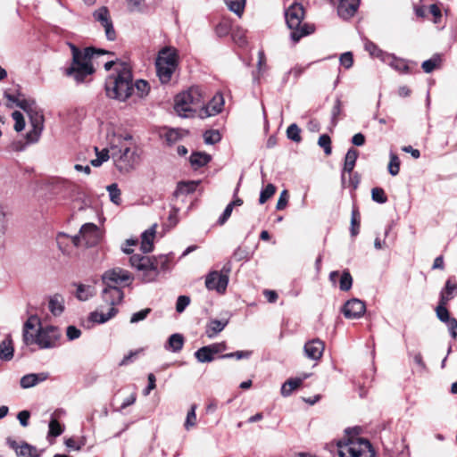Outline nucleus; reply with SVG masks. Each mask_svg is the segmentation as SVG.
<instances>
[{"label":"nucleus","instance_id":"1","mask_svg":"<svg viewBox=\"0 0 457 457\" xmlns=\"http://www.w3.org/2000/svg\"><path fill=\"white\" fill-rule=\"evenodd\" d=\"M62 331L53 325L42 326L37 315H31L24 323L22 339L26 345H37L40 349L60 345Z\"/></svg>","mask_w":457,"mask_h":457},{"label":"nucleus","instance_id":"2","mask_svg":"<svg viewBox=\"0 0 457 457\" xmlns=\"http://www.w3.org/2000/svg\"><path fill=\"white\" fill-rule=\"evenodd\" d=\"M4 96L17 107L22 109L29 116L31 129L26 134L28 144L37 143L44 129V115L38 109L34 99H25L21 92L19 85L7 88L4 92Z\"/></svg>","mask_w":457,"mask_h":457},{"label":"nucleus","instance_id":"3","mask_svg":"<svg viewBox=\"0 0 457 457\" xmlns=\"http://www.w3.org/2000/svg\"><path fill=\"white\" fill-rule=\"evenodd\" d=\"M70 46L72 54V62L65 70V74L72 77L77 82H83L86 77L94 72L92 60L103 54H113L112 52L96 49L92 46L86 47L83 51L72 44H70Z\"/></svg>","mask_w":457,"mask_h":457},{"label":"nucleus","instance_id":"4","mask_svg":"<svg viewBox=\"0 0 457 457\" xmlns=\"http://www.w3.org/2000/svg\"><path fill=\"white\" fill-rule=\"evenodd\" d=\"M121 69L116 76L108 78L105 83L106 94L109 97L120 101H125L133 91L132 74L129 67L121 63Z\"/></svg>","mask_w":457,"mask_h":457},{"label":"nucleus","instance_id":"5","mask_svg":"<svg viewBox=\"0 0 457 457\" xmlns=\"http://www.w3.org/2000/svg\"><path fill=\"white\" fill-rule=\"evenodd\" d=\"M304 13L303 4L297 2H294L285 12L286 22L291 30L290 38L294 43L314 32L313 25L303 23Z\"/></svg>","mask_w":457,"mask_h":457},{"label":"nucleus","instance_id":"6","mask_svg":"<svg viewBox=\"0 0 457 457\" xmlns=\"http://www.w3.org/2000/svg\"><path fill=\"white\" fill-rule=\"evenodd\" d=\"M204 105L202 91L198 87H192L187 91L176 96L174 110L183 118L194 116L197 109Z\"/></svg>","mask_w":457,"mask_h":457},{"label":"nucleus","instance_id":"7","mask_svg":"<svg viewBox=\"0 0 457 457\" xmlns=\"http://www.w3.org/2000/svg\"><path fill=\"white\" fill-rule=\"evenodd\" d=\"M102 297L110 305V308L106 313L102 311H96L90 314V320L98 324H103L116 315L118 311L115 305L123 299V292L117 286L109 285L103 290Z\"/></svg>","mask_w":457,"mask_h":457},{"label":"nucleus","instance_id":"8","mask_svg":"<svg viewBox=\"0 0 457 457\" xmlns=\"http://www.w3.org/2000/svg\"><path fill=\"white\" fill-rule=\"evenodd\" d=\"M156 73L160 81L168 83L178 67V53L176 48L165 46L162 48L155 61Z\"/></svg>","mask_w":457,"mask_h":457},{"label":"nucleus","instance_id":"9","mask_svg":"<svg viewBox=\"0 0 457 457\" xmlns=\"http://www.w3.org/2000/svg\"><path fill=\"white\" fill-rule=\"evenodd\" d=\"M112 158L116 168L122 173H127L135 169L138 163V155L136 151L120 142V146H111Z\"/></svg>","mask_w":457,"mask_h":457},{"label":"nucleus","instance_id":"10","mask_svg":"<svg viewBox=\"0 0 457 457\" xmlns=\"http://www.w3.org/2000/svg\"><path fill=\"white\" fill-rule=\"evenodd\" d=\"M130 265L142 272V281L149 283L158 277V262L156 257H148L141 254H133L129 258Z\"/></svg>","mask_w":457,"mask_h":457},{"label":"nucleus","instance_id":"11","mask_svg":"<svg viewBox=\"0 0 457 457\" xmlns=\"http://www.w3.org/2000/svg\"><path fill=\"white\" fill-rule=\"evenodd\" d=\"M340 457H375V452L369 440L364 438L351 439L339 445Z\"/></svg>","mask_w":457,"mask_h":457},{"label":"nucleus","instance_id":"12","mask_svg":"<svg viewBox=\"0 0 457 457\" xmlns=\"http://www.w3.org/2000/svg\"><path fill=\"white\" fill-rule=\"evenodd\" d=\"M77 236H80V246L84 245L86 247L96 245L102 238L99 228L94 223L82 225Z\"/></svg>","mask_w":457,"mask_h":457},{"label":"nucleus","instance_id":"13","mask_svg":"<svg viewBox=\"0 0 457 457\" xmlns=\"http://www.w3.org/2000/svg\"><path fill=\"white\" fill-rule=\"evenodd\" d=\"M102 279L104 284L106 286H117L119 284L131 281L132 278L128 270L121 268H113L112 270H106L103 274Z\"/></svg>","mask_w":457,"mask_h":457},{"label":"nucleus","instance_id":"14","mask_svg":"<svg viewBox=\"0 0 457 457\" xmlns=\"http://www.w3.org/2000/svg\"><path fill=\"white\" fill-rule=\"evenodd\" d=\"M228 284V276L220 274L213 270L207 274L205 278V287L208 290H216L218 293H224Z\"/></svg>","mask_w":457,"mask_h":457},{"label":"nucleus","instance_id":"15","mask_svg":"<svg viewBox=\"0 0 457 457\" xmlns=\"http://www.w3.org/2000/svg\"><path fill=\"white\" fill-rule=\"evenodd\" d=\"M365 312V303L357 298L348 300L342 308V312L346 319H360Z\"/></svg>","mask_w":457,"mask_h":457},{"label":"nucleus","instance_id":"16","mask_svg":"<svg viewBox=\"0 0 457 457\" xmlns=\"http://www.w3.org/2000/svg\"><path fill=\"white\" fill-rule=\"evenodd\" d=\"M56 243L62 254L70 256L71 254V245L80 246V236H70L64 232H59L56 236Z\"/></svg>","mask_w":457,"mask_h":457},{"label":"nucleus","instance_id":"17","mask_svg":"<svg viewBox=\"0 0 457 457\" xmlns=\"http://www.w3.org/2000/svg\"><path fill=\"white\" fill-rule=\"evenodd\" d=\"M324 343L318 339H312L305 343L303 346V353L306 358L312 361H319L324 352Z\"/></svg>","mask_w":457,"mask_h":457},{"label":"nucleus","instance_id":"18","mask_svg":"<svg viewBox=\"0 0 457 457\" xmlns=\"http://www.w3.org/2000/svg\"><path fill=\"white\" fill-rule=\"evenodd\" d=\"M361 0H340L337 7L338 15L348 20L352 18L357 12Z\"/></svg>","mask_w":457,"mask_h":457},{"label":"nucleus","instance_id":"19","mask_svg":"<svg viewBox=\"0 0 457 457\" xmlns=\"http://www.w3.org/2000/svg\"><path fill=\"white\" fill-rule=\"evenodd\" d=\"M223 105H224L223 96L221 94L218 93L204 107V112L206 116H214L222 111Z\"/></svg>","mask_w":457,"mask_h":457},{"label":"nucleus","instance_id":"20","mask_svg":"<svg viewBox=\"0 0 457 457\" xmlns=\"http://www.w3.org/2000/svg\"><path fill=\"white\" fill-rule=\"evenodd\" d=\"M156 224H154L150 228L143 232L141 236V250L143 253H147L154 250V239L155 237Z\"/></svg>","mask_w":457,"mask_h":457},{"label":"nucleus","instance_id":"21","mask_svg":"<svg viewBox=\"0 0 457 457\" xmlns=\"http://www.w3.org/2000/svg\"><path fill=\"white\" fill-rule=\"evenodd\" d=\"M385 56L384 63L389 65L395 71L399 72H408L409 71V66L405 60L397 58L392 54L387 53Z\"/></svg>","mask_w":457,"mask_h":457},{"label":"nucleus","instance_id":"22","mask_svg":"<svg viewBox=\"0 0 457 457\" xmlns=\"http://www.w3.org/2000/svg\"><path fill=\"white\" fill-rule=\"evenodd\" d=\"M48 308L54 316H59L64 311V297L61 294H54L49 298Z\"/></svg>","mask_w":457,"mask_h":457},{"label":"nucleus","instance_id":"23","mask_svg":"<svg viewBox=\"0 0 457 457\" xmlns=\"http://www.w3.org/2000/svg\"><path fill=\"white\" fill-rule=\"evenodd\" d=\"M47 378V375L46 373H30L23 376L21 378V386L22 388H29L35 386L39 382H42Z\"/></svg>","mask_w":457,"mask_h":457},{"label":"nucleus","instance_id":"24","mask_svg":"<svg viewBox=\"0 0 457 457\" xmlns=\"http://www.w3.org/2000/svg\"><path fill=\"white\" fill-rule=\"evenodd\" d=\"M456 290V282L453 281L451 278L447 279L445 288L440 293L439 302H441L443 304H447V303L453 297V294Z\"/></svg>","mask_w":457,"mask_h":457},{"label":"nucleus","instance_id":"25","mask_svg":"<svg viewBox=\"0 0 457 457\" xmlns=\"http://www.w3.org/2000/svg\"><path fill=\"white\" fill-rule=\"evenodd\" d=\"M184 345V337L181 334H172L165 345V349L173 353L181 351Z\"/></svg>","mask_w":457,"mask_h":457},{"label":"nucleus","instance_id":"26","mask_svg":"<svg viewBox=\"0 0 457 457\" xmlns=\"http://www.w3.org/2000/svg\"><path fill=\"white\" fill-rule=\"evenodd\" d=\"M227 320H212L206 327V335L208 337L212 338L218 333L221 332L227 326Z\"/></svg>","mask_w":457,"mask_h":457},{"label":"nucleus","instance_id":"27","mask_svg":"<svg viewBox=\"0 0 457 457\" xmlns=\"http://www.w3.org/2000/svg\"><path fill=\"white\" fill-rule=\"evenodd\" d=\"M198 181H181L178 183L174 195L178 197L179 195H187L195 191Z\"/></svg>","mask_w":457,"mask_h":457},{"label":"nucleus","instance_id":"28","mask_svg":"<svg viewBox=\"0 0 457 457\" xmlns=\"http://www.w3.org/2000/svg\"><path fill=\"white\" fill-rule=\"evenodd\" d=\"M303 382V378H294L287 379L281 386V395L289 396L294 390L298 388Z\"/></svg>","mask_w":457,"mask_h":457},{"label":"nucleus","instance_id":"29","mask_svg":"<svg viewBox=\"0 0 457 457\" xmlns=\"http://www.w3.org/2000/svg\"><path fill=\"white\" fill-rule=\"evenodd\" d=\"M13 357V346L10 337H6L0 343V359L10 361Z\"/></svg>","mask_w":457,"mask_h":457},{"label":"nucleus","instance_id":"30","mask_svg":"<svg viewBox=\"0 0 457 457\" xmlns=\"http://www.w3.org/2000/svg\"><path fill=\"white\" fill-rule=\"evenodd\" d=\"M211 161V155L205 153H193L190 156V163L195 168H200L206 165Z\"/></svg>","mask_w":457,"mask_h":457},{"label":"nucleus","instance_id":"31","mask_svg":"<svg viewBox=\"0 0 457 457\" xmlns=\"http://www.w3.org/2000/svg\"><path fill=\"white\" fill-rule=\"evenodd\" d=\"M358 151L354 148H350L346 154L345 159V165H344V172H352L355 166L356 160L358 158Z\"/></svg>","mask_w":457,"mask_h":457},{"label":"nucleus","instance_id":"32","mask_svg":"<svg viewBox=\"0 0 457 457\" xmlns=\"http://www.w3.org/2000/svg\"><path fill=\"white\" fill-rule=\"evenodd\" d=\"M364 48L369 54L373 56L380 59L382 62L385 60V56L387 53L381 50L375 43L372 41L366 39L364 43Z\"/></svg>","mask_w":457,"mask_h":457},{"label":"nucleus","instance_id":"33","mask_svg":"<svg viewBox=\"0 0 457 457\" xmlns=\"http://www.w3.org/2000/svg\"><path fill=\"white\" fill-rule=\"evenodd\" d=\"M39 455L37 449L28 443H22L17 453L18 457H39Z\"/></svg>","mask_w":457,"mask_h":457},{"label":"nucleus","instance_id":"34","mask_svg":"<svg viewBox=\"0 0 457 457\" xmlns=\"http://www.w3.org/2000/svg\"><path fill=\"white\" fill-rule=\"evenodd\" d=\"M441 57L439 54L434 55L432 58L422 62L421 67L426 73L432 72L436 68L440 66Z\"/></svg>","mask_w":457,"mask_h":457},{"label":"nucleus","instance_id":"35","mask_svg":"<svg viewBox=\"0 0 457 457\" xmlns=\"http://www.w3.org/2000/svg\"><path fill=\"white\" fill-rule=\"evenodd\" d=\"M195 357L199 362H211L214 359L208 345L199 348L195 353Z\"/></svg>","mask_w":457,"mask_h":457},{"label":"nucleus","instance_id":"36","mask_svg":"<svg viewBox=\"0 0 457 457\" xmlns=\"http://www.w3.org/2000/svg\"><path fill=\"white\" fill-rule=\"evenodd\" d=\"M196 408H197L196 404H192L190 407V410L187 411L186 420L184 423V428L187 431L190 430L192 428H194L196 425V420H197L196 413H195Z\"/></svg>","mask_w":457,"mask_h":457},{"label":"nucleus","instance_id":"37","mask_svg":"<svg viewBox=\"0 0 457 457\" xmlns=\"http://www.w3.org/2000/svg\"><path fill=\"white\" fill-rule=\"evenodd\" d=\"M94 19L100 22L102 26L108 23L111 20L109 11L106 7L103 6L93 12Z\"/></svg>","mask_w":457,"mask_h":457},{"label":"nucleus","instance_id":"38","mask_svg":"<svg viewBox=\"0 0 457 457\" xmlns=\"http://www.w3.org/2000/svg\"><path fill=\"white\" fill-rule=\"evenodd\" d=\"M226 4L231 12L241 16L245 9V0H228Z\"/></svg>","mask_w":457,"mask_h":457},{"label":"nucleus","instance_id":"39","mask_svg":"<svg viewBox=\"0 0 457 457\" xmlns=\"http://www.w3.org/2000/svg\"><path fill=\"white\" fill-rule=\"evenodd\" d=\"M106 189L109 193L111 202L116 205H119L121 202V198H120L121 193H120V188L118 187V185L115 183L111 184V185L107 186Z\"/></svg>","mask_w":457,"mask_h":457},{"label":"nucleus","instance_id":"40","mask_svg":"<svg viewBox=\"0 0 457 457\" xmlns=\"http://www.w3.org/2000/svg\"><path fill=\"white\" fill-rule=\"evenodd\" d=\"M400 159L399 157L394 154L390 153V161L388 163V172L392 176H396L400 171Z\"/></svg>","mask_w":457,"mask_h":457},{"label":"nucleus","instance_id":"41","mask_svg":"<svg viewBox=\"0 0 457 457\" xmlns=\"http://www.w3.org/2000/svg\"><path fill=\"white\" fill-rule=\"evenodd\" d=\"M204 143L207 145H214L220 141L221 136L218 130L210 129L204 134Z\"/></svg>","mask_w":457,"mask_h":457},{"label":"nucleus","instance_id":"42","mask_svg":"<svg viewBox=\"0 0 457 457\" xmlns=\"http://www.w3.org/2000/svg\"><path fill=\"white\" fill-rule=\"evenodd\" d=\"M353 285V278L348 270H344L340 281L339 287L342 291H348L351 289Z\"/></svg>","mask_w":457,"mask_h":457},{"label":"nucleus","instance_id":"43","mask_svg":"<svg viewBox=\"0 0 457 457\" xmlns=\"http://www.w3.org/2000/svg\"><path fill=\"white\" fill-rule=\"evenodd\" d=\"M91 287L79 284L77 286L76 297L80 301H87L92 296Z\"/></svg>","mask_w":457,"mask_h":457},{"label":"nucleus","instance_id":"44","mask_svg":"<svg viewBox=\"0 0 457 457\" xmlns=\"http://www.w3.org/2000/svg\"><path fill=\"white\" fill-rule=\"evenodd\" d=\"M276 192V187L273 184H268L264 189L261 191L259 203L263 204L266 203Z\"/></svg>","mask_w":457,"mask_h":457},{"label":"nucleus","instance_id":"45","mask_svg":"<svg viewBox=\"0 0 457 457\" xmlns=\"http://www.w3.org/2000/svg\"><path fill=\"white\" fill-rule=\"evenodd\" d=\"M7 214L6 207L0 205V241H2L7 231Z\"/></svg>","mask_w":457,"mask_h":457},{"label":"nucleus","instance_id":"46","mask_svg":"<svg viewBox=\"0 0 457 457\" xmlns=\"http://www.w3.org/2000/svg\"><path fill=\"white\" fill-rule=\"evenodd\" d=\"M49 430H48V436H59L63 432V428L61 426V424L58 422V420L54 418H53L49 422Z\"/></svg>","mask_w":457,"mask_h":457},{"label":"nucleus","instance_id":"47","mask_svg":"<svg viewBox=\"0 0 457 457\" xmlns=\"http://www.w3.org/2000/svg\"><path fill=\"white\" fill-rule=\"evenodd\" d=\"M360 230V221H359V212L357 209H353L352 211V217H351V235L352 237H355L359 234Z\"/></svg>","mask_w":457,"mask_h":457},{"label":"nucleus","instance_id":"48","mask_svg":"<svg viewBox=\"0 0 457 457\" xmlns=\"http://www.w3.org/2000/svg\"><path fill=\"white\" fill-rule=\"evenodd\" d=\"M300 132L301 129H299V127L295 123H293L290 126H288L287 129V136L292 141L299 143L302 139Z\"/></svg>","mask_w":457,"mask_h":457},{"label":"nucleus","instance_id":"49","mask_svg":"<svg viewBox=\"0 0 457 457\" xmlns=\"http://www.w3.org/2000/svg\"><path fill=\"white\" fill-rule=\"evenodd\" d=\"M12 117L14 120V129L17 132H21L25 128V120L22 113L19 111H14L12 113Z\"/></svg>","mask_w":457,"mask_h":457},{"label":"nucleus","instance_id":"50","mask_svg":"<svg viewBox=\"0 0 457 457\" xmlns=\"http://www.w3.org/2000/svg\"><path fill=\"white\" fill-rule=\"evenodd\" d=\"M318 145L324 149V153L327 154V155H329L332 152V148H331V139L329 137V136H328L327 134H323L321 136H320L319 137V140H318Z\"/></svg>","mask_w":457,"mask_h":457},{"label":"nucleus","instance_id":"51","mask_svg":"<svg viewBox=\"0 0 457 457\" xmlns=\"http://www.w3.org/2000/svg\"><path fill=\"white\" fill-rule=\"evenodd\" d=\"M371 198L374 202L378 204H385L387 201V197L385 191L381 187H374L371 190Z\"/></svg>","mask_w":457,"mask_h":457},{"label":"nucleus","instance_id":"52","mask_svg":"<svg viewBox=\"0 0 457 457\" xmlns=\"http://www.w3.org/2000/svg\"><path fill=\"white\" fill-rule=\"evenodd\" d=\"M445 305L446 304H443L441 303V302H439V304L436 309V316L442 322H446L451 319L449 312Z\"/></svg>","mask_w":457,"mask_h":457},{"label":"nucleus","instance_id":"53","mask_svg":"<svg viewBox=\"0 0 457 457\" xmlns=\"http://www.w3.org/2000/svg\"><path fill=\"white\" fill-rule=\"evenodd\" d=\"M302 66L299 64H296L295 67H293L288 72H287L284 76V81H287L289 75L293 74L295 79H298L306 70V68L309 66Z\"/></svg>","mask_w":457,"mask_h":457},{"label":"nucleus","instance_id":"54","mask_svg":"<svg viewBox=\"0 0 457 457\" xmlns=\"http://www.w3.org/2000/svg\"><path fill=\"white\" fill-rule=\"evenodd\" d=\"M151 312L152 310L150 308H145L133 313L130 317V323H137L141 320H144Z\"/></svg>","mask_w":457,"mask_h":457},{"label":"nucleus","instance_id":"55","mask_svg":"<svg viewBox=\"0 0 457 457\" xmlns=\"http://www.w3.org/2000/svg\"><path fill=\"white\" fill-rule=\"evenodd\" d=\"M340 64L345 69H350L353 64V56L351 52H345L339 58Z\"/></svg>","mask_w":457,"mask_h":457},{"label":"nucleus","instance_id":"56","mask_svg":"<svg viewBox=\"0 0 457 457\" xmlns=\"http://www.w3.org/2000/svg\"><path fill=\"white\" fill-rule=\"evenodd\" d=\"M341 101L337 98L331 111V122L333 126H336L337 123V117L341 113Z\"/></svg>","mask_w":457,"mask_h":457},{"label":"nucleus","instance_id":"57","mask_svg":"<svg viewBox=\"0 0 457 457\" xmlns=\"http://www.w3.org/2000/svg\"><path fill=\"white\" fill-rule=\"evenodd\" d=\"M190 303V298L187 295H180L177 299L176 303V311L178 312H182L187 308V306Z\"/></svg>","mask_w":457,"mask_h":457},{"label":"nucleus","instance_id":"58","mask_svg":"<svg viewBox=\"0 0 457 457\" xmlns=\"http://www.w3.org/2000/svg\"><path fill=\"white\" fill-rule=\"evenodd\" d=\"M81 335L80 329L75 326H68L66 329V337L70 341L78 339Z\"/></svg>","mask_w":457,"mask_h":457},{"label":"nucleus","instance_id":"59","mask_svg":"<svg viewBox=\"0 0 457 457\" xmlns=\"http://www.w3.org/2000/svg\"><path fill=\"white\" fill-rule=\"evenodd\" d=\"M105 31L106 38L110 41H113L116 38V32L113 28L112 21H110L108 23L103 26Z\"/></svg>","mask_w":457,"mask_h":457},{"label":"nucleus","instance_id":"60","mask_svg":"<svg viewBox=\"0 0 457 457\" xmlns=\"http://www.w3.org/2000/svg\"><path fill=\"white\" fill-rule=\"evenodd\" d=\"M233 211V207L229 205V204L226 206L225 210L223 211L222 214L220 216V218L217 220V223L220 226H222L226 223V221L229 219L231 216Z\"/></svg>","mask_w":457,"mask_h":457},{"label":"nucleus","instance_id":"61","mask_svg":"<svg viewBox=\"0 0 457 457\" xmlns=\"http://www.w3.org/2000/svg\"><path fill=\"white\" fill-rule=\"evenodd\" d=\"M428 11L434 16V23H439L442 18V13L438 5L436 4H430Z\"/></svg>","mask_w":457,"mask_h":457},{"label":"nucleus","instance_id":"62","mask_svg":"<svg viewBox=\"0 0 457 457\" xmlns=\"http://www.w3.org/2000/svg\"><path fill=\"white\" fill-rule=\"evenodd\" d=\"M179 138V132L178 129H170L165 133V139L169 144H173Z\"/></svg>","mask_w":457,"mask_h":457},{"label":"nucleus","instance_id":"63","mask_svg":"<svg viewBox=\"0 0 457 457\" xmlns=\"http://www.w3.org/2000/svg\"><path fill=\"white\" fill-rule=\"evenodd\" d=\"M287 201H288L287 191L283 190L280 193L279 198L277 202V205H276L277 210H283L287 206Z\"/></svg>","mask_w":457,"mask_h":457},{"label":"nucleus","instance_id":"64","mask_svg":"<svg viewBox=\"0 0 457 457\" xmlns=\"http://www.w3.org/2000/svg\"><path fill=\"white\" fill-rule=\"evenodd\" d=\"M445 323L448 326V329L451 333V336L453 338H456L457 337V320L455 318H451Z\"/></svg>","mask_w":457,"mask_h":457}]
</instances>
